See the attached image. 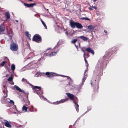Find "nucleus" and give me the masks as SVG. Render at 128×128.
Segmentation results:
<instances>
[{"label":"nucleus","instance_id":"7c9ffc66","mask_svg":"<svg viewBox=\"0 0 128 128\" xmlns=\"http://www.w3.org/2000/svg\"><path fill=\"white\" fill-rule=\"evenodd\" d=\"M10 103L12 104H13V105H14V102L12 100H11V101L10 102Z\"/></svg>","mask_w":128,"mask_h":128},{"label":"nucleus","instance_id":"7ed1b4c3","mask_svg":"<svg viewBox=\"0 0 128 128\" xmlns=\"http://www.w3.org/2000/svg\"><path fill=\"white\" fill-rule=\"evenodd\" d=\"M18 46L17 44L14 43H12L10 46V49L13 51H16L18 49Z\"/></svg>","mask_w":128,"mask_h":128},{"label":"nucleus","instance_id":"864d4df0","mask_svg":"<svg viewBox=\"0 0 128 128\" xmlns=\"http://www.w3.org/2000/svg\"><path fill=\"white\" fill-rule=\"evenodd\" d=\"M16 21L17 22H18V21L17 20H16Z\"/></svg>","mask_w":128,"mask_h":128},{"label":"nucleus","instance_id":"4d7b16f0","mask_svg":"<svg viewBox=\"0 0 128 128\" xmlns=\"http://www.w3.org/2000/svg\"><path fill=\"white\" fill-rule=\"evenodd\" d=\"M58 75H56V76H58Z\"/></svg>","mask_w":128,"mask_h":128},{"label":"nucleus","instance_id":"c85d7f7f","mask_svg":"<svg viewBox=\"0 0 128 128\" xmlns=\"http://www.w3.org/2000/svg\"><path fill=\"white\" fill-rule=\"evenodd\" d=\"M46 75L48 77V76H49L50 74V72H46Z\"/></svg>","mask_w":128,"mask_h":128},{"label":"nucleus","instance_id":"39448f33","mask_svg":"<svg viewBox=\"0 0 128 128\" xmlns=\"http://www.w3.org/2000/svg\"><path fill=\"white\" fill-rule=\"evenodd\" d=\"M32 40L36 42H39L41 40V38L40 36L36 34L34 36Z\"/></svg>","mask_w":128,"mask_h":128},{"label":"nucleus","instance_id":"f8f14e48","mask_svg":"<svg viewBox=\"0 0 128 128\" xmlns=\"http://www.w3.org/2000/svg\"><path fill=\"white\" fill-rule=\"evenodd\" d=\"M4 124L5 126L7 127L10 128L11 127V125L8 122L7 120H6V122H5Z\"/></svg>","mask_w":128,"mask_h":128},{"label":"nucleus","instance_id":"603ef678","mask_svg":"<svg viewBox=\"0 0 128 128\" xmlns=\"http://www.w3.org/2000/svg\"><path fill=\"white\" fill-rule=\"evenodd\" d=\"M88 110H91V109H88Z\"/></svg>","mask_w":128,"mask_h":128},{"label":"nucleus","instance_id":"72a5a7b5","mask_svg":"<svg viewBox=\"0 0 128 128\" xmlns=\"http://www.w3.org/2000/svg\"><path fill=\"white\" fill-rule=\"evenodd\" d=\"M54 75L52 74H50L49 76H48V78L52 77L54 76Z\"/></svg>","mask_w":128,"mask_h":128},{"label":"nucleus","instance_id":"13d9d810","mask_svg":"<svg viewBox=\"0 0 128 128\" xmlns=\"http://www.w3.org/2000/svg\"><path fill=\"white\" fill-rule=\"evenodd\" d=\"M7 75H6V76H7Z\"/></svg>","mask_w":128,"mask_h":128},{"label":"nucleus","instance_id":"79ce46f5","mask_svg":"<svg viewBox=\"0 0 128 128\" xmlns=\"http://www.w3.org/2000/svg\"><path fill=\"white\" fill-rule=\"evenodd\" d=\"M115 49V48H114V47H113L112 48V51H113V50H114V49Z\"/></svg>","mask_w":128,"mask_h":128},{"label":"nucleus","instance_id":"4468645a","mask_svg":"<svg viewBox=\"0 0 128 128\" xmlns=\"http://www.w3.org/2000/svg\"><path fill=\"white\" fill-rule=\"evenodd\" d=\"M5 30L4 26L3 25H1L0 26V34L1 32H4Z\"/></svg>","mask_w":128,"mask_h":128},{"label":"nucleus","instance_id":"a878e982","mask_svg":"<svg viewBox=\"0 0 128 128\" xmlns=\"http://www.w3.org/2000/svg\"><path fill=\"white\" fill-rule=\"evenodd\" d=\"M6 62V61L3 62L1 64H0L1 66H4Z\"/></svg>","mask_w":128,"mask_h":128},{"label":"nucleus","instance_id":"dca6fc26","mask_svg":"<svg viewBox=\"0 0 128 128\" xmlns=\"http://www.w3.org/2000/svg\"><path fill=\"white\" fill-rule=\"evenodd\" d=\"M78 38H80L82 39L83 40H84V41H86L88 40V39L86 37L84 36H79L78 37Z\"/></svg>","mask_w":128,"mask_h":128},{"label":"nucleus","instance_id":"4be33fe9","mask_svg":"<svg viewBox=\"0 0 128 128\" xmlns=\"http://www.w3.org/2000/svg\"><path fill=\"white\" fill-rule=\"evenodd\" d=\"M22 82H25L26 83L28 84H29V83L27 81V80L26 79H25L24 78H23L22 79Z\"/></svg>","mask_w":128,"mask_h":128},{"label":"nucleus","instance_id":"a19ab883","mask_svg":"<svg viewBox=\"0 0 128 128\" xmlns=\"http://www.w3.org/2000/svg\"><path fill=\"white\" fill-rule=\"evenodd\" d=\"M9 37H10V39H12V36H11L10 35H9Z\"/></svg>","mask_w":128,"mask_h":128},{"label":"nucleus","instance_id":"2eb2a0df","mask_svg":"<svg viewBox=\"0 0 128 128\" xmlns=\"http://www.w3.org/2000/svg\"><path fill=\"white\" fill-rule=\"evenodd\" d=\"M14 88H16V90L20 92H23L22 90L17 86L14 85Z\"/></svg>","mask_w":128,"mask_h":128},{"label":"nucleus","instance_id":"9b49d317","mask_svg":"<svg viewBox=\"0 0 128 128\" xmlns=\"http://www.w3.org/2000/svg\"><path fill=\"white\" fill-rule=\"evenodd\" d=\"M88 28L89 30L92 32L93 30L95 28V27L92 25H89L88 26Z\"/></svg>","mask_w":128,"mask_h":128},{"label":"nucleus","instance_id":"8fccbe9b","mask_svg":"<svg viewBox=\"0 0 128 128\" xmlns=\"http://www.w3.org/2000/svg\"><path fill=\"white\" fill-rule=\"evenodd\" d=\"M66 34H67V33H68V32H66Z\"/></svg>","mask_w":128,"mask_h":128},{"label":"nucleus","instance_id":"f03ea898","mask_svg":"<svg viewBox=\"0 0 128 128\" xmlns=\"http://www.w3.org/2000/svg\"><path fill=\"white\" fill-rule=\"evenodd\" d=\"M70 25L72 28H74L75 27L78 29L81 28L83 27L82 26L80 23L77 22H74L70 21Z\"/></svg>","mask_w":128,"mask_h":128},{"label":"nucleus","instance_id":"c9c22d12","mask_svg":"<svg viewBox=\"0 0 128 128\" xmlns=\"http://www.w3.org/2000/svg\"><path fill=\"white\" fill-rule=\"evenodd\" d=\"M27 109H28V112H31V111L30 108H28Z\"/></svg>","mask_w":128,"mask_h":128},{"label":"nucleus","instance_id":"f257e3e1","mask_svg":"<svg viewBox=\"0 0 128 128\" xmlns=\"http://www.w3.org/2000/svg\"><path fill=\"white\" fill-rule=\"evenodd\" d=\"M66 94L71 100H73V102L74 104V105L75 108L76 109L77 112H78L79 111V109L78 108L79 106L78 104L74 100V96L73 94L70 93H66Z\"/></svg>","mask_w":128,"mask_h":128},{"label":"nucleus","instance_id":"09e8293b","mask_svg":"<svg viewBox=\"0 0 128 128\" xmlns=\"http://www.w3.org/2000/svg\"><path fill=\"white\" fill-rule=\"evenodd\" d=\"M13 113H14V114H16V112H13Z\"/></svg>","mask_w":128,"mask_h":128},{"label":"nucleus","instance_id":"412c9836","mask_svg":"<svg viewBox=\"0 0 128 128\" xmlns=\"http://www.w3.org/2000/svg\"><path fill=\"white\" fill-rule=\"evenodd\" d=\"M40 20L45 28L46 29H47V26L44 22L41 19Z\"/></svg>","mask_w":128,"mask_h":128},{"label":"nucleus","instance_id":"c756f323","mask_svg":"<svg viewBox=\"0 0 128 128\" xmlns=\"http://www.w3.org/2000/svg\"><path fill=\"white\" fill-rule=\"evenodd\" d=\"M64 76V77H67L68 78V79H70V80L71 79V78H70L68 76H63V75H62V76Z\"/></svg>","mask_w":128,"mask_h":128},{"label":"nucleus","instance_id":"393cba45","mask_svg":"<svg viewBox=\"0 0 128 128\" xmlns=\"http://www.w3.org/2000/svg\"><path fill=\"white\" fill-rule=\"evenodd\" d=\"M77 40L76 39H75L72 40L71 42L72 43H75Z\"/></svg>","mask_w":128,"mask_h":128},{"label":"nucleus","instance_id":"6ab92c4d","mask_svg":"<svg viewBox=\"0 0 128 128\" xmlns=\"http://www.w3.org/2000/svg\"><path fill=\"white\" fill-rule=\"evenodd\" d=\"M26 35L28 37L30 40V35L29 34L28 32H26Z\"/></svg>","mask_w":128,"mask_h":128},{"label":"nucleus","instance_id":"2f4dec72","mask_svg":"<svg viewBox=\"0 0 128 128\" xmlns=\"http://www.w3.org/2000/svg\"><path fill=\"white\" fill-rule=\"evenodd\" d=\"M11 100H10L9 98H8L6 99V101L10 103V102L11 101Z\"/></svg>","mask_w":128,"mask_h":128},{"label":"nucleus","instance_id":"cd10ccee","mask_svg":"<svg viewBox=\"0 0 128 128\" xmlns=\"http://www.w3.org/2000/svg\"><path fill=\"white\" fill-rule=\"evenodd\" d=\"M12 80L13 78L12 76L10 77L8 79V81L11 82L12 81Z\"/></svg>","mask_w":128,"mask_h":128},{"label":"nucleus","instance_id":"6e6552de","mask_svg":"<svg viewBox=\"0 0 128 128\" xmlns=\"http://www.w3.org/2000/svg\"><path fill=\"white\" fill-rule=\"evenodd\" d=\"M68 98H65L63 99H62L60 100V101L58 102L57 101L56 102V104H58L60 103H63L64 102H65L66 101L68 100Z\"/></svg>","mask_w":128,"mask_h":128},{"label":"nucleus","instance_id":"3c124183","mask_svg":"<svg viewBox=\"0 0 128 128\" xmlns=\"http://www.w3.org/2000/svg\"><path fill=\"white\" fill-rule=\"evenodd\" d=\"M88 110H91V109H88Z\"/></svg>","mask_w":128,"mask_h":128},{"label":"nucleus","instance_id":"a211bd4d","mask_svg":"<svg viewBox=\"0 0 128 128\" xmlns=\"http://www.w3.org/2000/svg\"><path fill=\"white\" fill-rule=\"evenodd\" d=\"M28 108L26 107L25 106H24L22 108V110L24 112H26L27 111V109H28Z\"/></svg>","mask_w":128,"mask_h":128},{"label":"nucleus","instance_id":"1a4fd4ad","mask_svg":"<svg viewBox=\"0 0 128 128\" xmlns=\"http://www.w3.org/2000/svg\"><path fill=\"white\" fill-rule=\"evenodd\" d=\"M36 4H27L25 3L24 4V5L25 6L28 7H32Z\"/></svg>","mask_w":128,"mask_h":128},{"label":"nucleus","instance_id":"a18cd8bd","mask_svg":"<svg viewBox=\"0 0 128 128\" xmlns=\"http://www.w3.org/2000/svg\"><path fill=\"white\" fill-rule=\"evenodd\" d=\"M104 32H105L106 33H106H107V32L106 30H104Z\"/></svg>","mask_w":128,"mask_h":128},{"label":"nucleus","instance_id":"e433bc0d","mask_svg":"<svg viewBox=\"0 0 128 128\" xmlns=\"http://www.w3.org/2000/svg\"><path fill=\"white\" fill-rule=\"evenodd\" d=\"M86 65L87 66V68H88V62L86 63Z\"/></svg>","mask_w":128,"mask_h":128},{"label":"nucleus","instance_id":"f704fd0d","mask_svg":"<svg viewBox=\"0 0 128 128\" xmlns=\"http://www.w3.org/2000/svg\"><path fill=\"white\" fill-rule=\"evenodd\" d=\"M32 108L34 109V110H33V112H34V110H35V111H37V110L36 109H35L33 107V106H32Z\"/></svg>","mask_w":128,"mask_h":128},{"label":"nucleus","instance_id":"58836bf2","mask_svg":"<svg viewBox=\"0 0 128 128\" xmlns=\"http://www.w3.org/2000/svg\"><path fill=\"white\" fill-rule=\"evenodd\" d=\"M51 49V48H48L47 50H46V52H47V51L48 50H50Z\"/></svg>","mask_w":128,"mask_h":128},{"label":"nucleus","instance_id":"f3484780","mask_svg":"<svg viewBox=\"0 0 128 128\" xmlns=\"http://www.w3.org/2000/svg\"><path fill=\"white\" fill-rule=\"evenodd\" d=\"M6 19L7 20L9 19L10 18V13L8 12H6L5 14Z\"/></svg>","mask_w":128,"mask_h":128},{"label":"nucleus","instance_id":"de8ad7c7","mask_svg":"<svg viewBox=\"0 0 128 128\" xmlns=\"http://www.w3.org/2000/svg\"><path fill=\"white\" fill-rule=\"evenodd\" d=\"M75 46H76V48H77V47H78V46H76V45L75 44Z\"/></svg>","mask_w":128,"mask_h":128},{"label":"nucleus","instance_id":"aec40b11","mask_svg":"<svg viewBox=\"0 0 128 128\" xmlns=\"http://www.w3.org/2000/svg\"><path fill=\"white\" fill-rule=\"evenodd\" d=\"M11 68L12 70H15V66L14 64H12L11 66Z\"/></svg>","mask_w":128,"mask_h":128},{"label":"nucleus","instance_id":"49530a36","mask_svg":"<svg viewBox=\"0 0 128 128\" xmlns=\"http://www.w3.org/2000/svg\"><path fill=\"white\" fill-rule=\"evenodd\" d=\"M90 84H91V85L92 86V81H91Z\"/></svg>","mask_w":128,"mask_h":128},{"label":"nucleus","instance_id":"5fc2aeb1","mask_svg":"<svg viewBox=\"0 0 128 128\" xmlns=\"http://www.w3.org/2000/svg\"><path fill=\"white\" fill-rule=\"evenodd\" d=\"M36 14H35V15H34V16H36Z\"/></svg>","mask_w":128,"mask_h":128},{"label":"nucleus","instance_id":"bb28decb","mask_svg":"<svg viewBox=\"0 0 128 128\" xmlns=\"http://www.w3.org/2000/svg\"><path fill=\"white\" fill-rule=\"evenodd\" d=\"M82 19L83 20H90L89 18L86 17H84L82 18Z\"/></svg>","mask_w":128,"mask_h":128},{"label":"nucleus","instance_id":"473e14b6","mask_svg":"<svg viewBox=\"0 0 128 128\" xmlns=\"http://www.w3.org/2000/svg\"><path fill=\"white\" fill-rule=\"evenodd\" d=\"M10 32H11L12 34L13 35H14V33H13V31L12 30V29L11 28L10 29Z\"/></svg>","mask_w":128,"mask_h":128},{"label":"nucleus","instance_id":"b1692460","mask_svg":"<svg viewBox=\"0 0 128 128\" xmlns=\"http://www.w3.org/2000/svg\"><path fill=\"white\" fill-rule=\"evenodd\" d=\"M82 51H83L84 53V60H85V62H86V63L87 62V61L86 58L85 57V56L86 55V54H85L83 50H82Z\"/></svg>","mask_w":128,"mask_h":128},{"label":"nucleus","instance_id":"5701e85b","mask_svg":"<svg viewBox=\"0 0 128 128\" xmlns=\"http://www.w3.org/2000/svg\"><path fill=\"white\" fill-rule=\"evenodd\" d=\"M56 54V52H52L50 54V56H53L55 55Z\"/></svg>","mask_w":128,"mask_h":128},{"label":"nucleus","instance_id":"6e6d98bb","mask_svg":"<svg viewBox=\"0 0 128 128\" xmlns=\"http://www.w3.org/2000/svg\"><path fill=\"white\" fill-rule=\"evenodd\" d=\"M47 10H48V9H47Z\"/></svg>","mask_w":128,"mask_h":128},{"label":"nucleus","instance_id":"ea45409f","mask_svg":"<svg viewBox=\"0 0 128 128\" xmlns=\"http://www.w3.org/2000/svg\"><path fill=\"white\" fill-rule=\"evenodd\" d=\"M89 9L90 10H93L92 8H89Z\"/></svg>","mask_w":128,"mask_h":128},{"label":"nucleus","instance_id":"9d476101","mask_svg":"<svg viewBox=\"0 0 128 128\" xmlns=\"http://www.w3.org/2000/svg\"><path fill=\"white\" fill-rule=\"evenodd\" d=\"M102 64H100V62H98V63L97 66H96V68H99L98 70H100V69H102Z\"/></svg>","mask_w":128,"mask_h":128},{"label":"nucleus","instance_id":"ddd939ff","mask_svg":"<svg viewBox=\"0 0 128 128\" xmlns=\"http://www.w3.org/2000/svg\"><path fill=\"white\" fill-rule=\"evenodd\" d=\"M39 94L38 95L41 98L45 100H47V99L45 98L44 96L42 94V92H39Z\"/></svg>","mask_w":128,"mask_h":128},{"label":"nucleus","instance_id":"20e7f679","mask_svg":"<svg viewBox=\"0 0 128 128\" xmlns=\"http://www.w3.org/2000/svg\"><path fill=\"white\" fill-rule=\"evenodd\" d=\"M41 88L40 86H34L33 88V89L34 93H36L38 94L39 95V92H42V90H40Z\"/></svg>","mask_w":128,"mask_h":128},{"label":"nucleus","instance_id":"c03bdc74","mask_svg":"<svg viewBox=\"0 0 128 128\" xmlns=\"http://www.w3.org/2000/svg\"><path fill=\"white\" fill-rule=\"evenodd\" d=\"M107 53H108V52H106V54H107ZM106 55H105V56H107V55H106Z\"/></svg>","mask_w":128,"mask_h":128},{"label":"nucleus","instance_id":"4c0bfd02","mask_svg":"<svg viewBox=\"0 0 128 128\" xmlns=\"http://www.w3.org/2000/svg\"><path fill=\"white\" fill-rule=\"evenodd\" d=\"M92 8H94V9H96V8H97L96 7V6H92Z\"/></svg>","mask_w":128,"mask_h":128},{"label":"nucleus","instance_id":"37998d69","mask_svg":"<svg viewBox=\"0 0 128 128\" xmlns=\"http://www.w3.org/2000/svg\"><path fill=\"white\" fill-rule=\"evenodd\" d=\"M25 94H26V95H27V98H28V93H25Z\"/></svg>","mask_w":128,"mask_h":128},{"label":"nucleus","instance_id":"0eeeda50","mask_svg":"<svg viewBox=\"0 0 128 128\" xmlns=\"http://www.w3.org/2000/svg\"><path fill=\"white\" fill-rule=\"evenodd\" d=\"M86 51L89 52H90L92 53L93 55L94 54V50L92 48L90 47L86 48Z\"/></svg>","mask_w":128,"mask_h":128},{"label":"nucleus","instance_id":"423d86ee","mask_svg":"<svg viewBox=\"0 0 128 128\" xmlns=\"http://www.w3.org/2000/svg\"><path fill=\"white\" fill-rule=\"evenodd\" d=\"M87 70H85L84 71V77L82 79V83H81V84L82 85H83V84L84 82L85 81V80H86V75L87 74H86V72H87Z\"/></svg>","mask_w":128,"mask_h":128}]
</instances>
